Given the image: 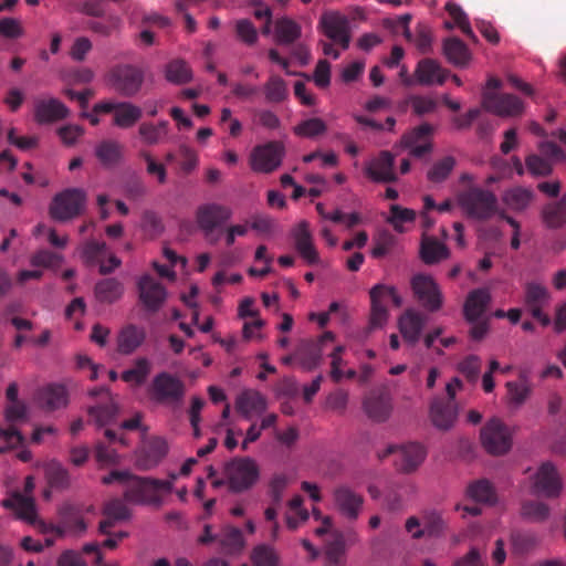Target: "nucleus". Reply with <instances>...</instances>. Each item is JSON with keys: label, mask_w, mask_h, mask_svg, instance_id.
I'll list each match as a JSON object with an SVG mask.
<instances>
[{"label": "nucleus", "mask_w": 566, "mask_h": 566, "mask_svg": "<svg viewBox=\"0 0 566 566\" xmlns=\"http://www.w3.org/2000/svg\"><path fill=\"white\" fill-rule=\"evenodd\" d=\"M457 166V159L453 156H444L436 160L427 171L429 182L439 185L444 182Z\"/></svg>", "instance_id": "obj_42"}, {"label": "nucleus", "mask_w": 566, "mask_h": 566, "mask_svg": "<svg viewBox=\"0 0 566 566\" xmlns=\"http://www.w3.org/2000/svg\"><path fill=\"white\" fill-rule=\"evenodd\" d=\"M327 130V126L323 119L318 117H312L305 120H302L297 124L293 132L296 136L305 137V138H315L319 135L325 134Z\"/></svg>", "instance_id": "obj_50"}, {"label": "nucleus", "mask_w": 566, "mask_h": 566, "mask_svg": "<svg viewBox=\"0 0 566 566\" xmlns=\"http://www.w3.org/2000/svg\"><path fill=\"white\" fill-rule=\"evenodd\" d=\"M450 255L449 249L434 237L423 235L420 244V256L426 264H436Z\"/></svg>", "instance_id": "obj_37"}, {"label": "nucleus", "mask_w": 566, "mask_h": 566, "mask_svg": "<svg viewBox=\"0 0 566 566\" xmlns=\"http://www.w3.org/2000/svg\"><path fill=\"white\" fill-rule=\"evenodd\" d=\"M443 54L451 64L458 67H465L472 57L468 46L459 38H448L444 40Z\"/></svg>", "instance_id": "obj_38"}, {"label": "nucleus", "mask_w": 566, "mask_h": 566, "mask_svg": "<svg viewBox=\"0 0 566 566\" xmlns=\"http://www.w3.org/2000/svg\"><path fill=\"white\" fill-rule=\"evenodd\" d=\"M264 94L269 102L281 103L289 94L286 83L279 75H271L264 85Z\"/></svg>", "instance_id": "obj_51"}, {"label": "nucleus", "mask_w": 566, "mask_h": 566, "mask_svg": "<svg viewBox=\"0 0 566 566\" xmlns=\"http://www.w3.org/2000/svg\"><path fill=\"white\" fill-rule=\"evenodd\" d=\"M507 395L511 403L523 405L532 392L531 385H522L516 381L506 382Z\"/></svg>", "instance_id": "obj_59"}, {"label": "nucleus", "mask_w": 566, "mask_h": 566, "mask_svg": "<svg viewBox=\"0 0 566 566\" xmlns=\"http://www.w3.org/2000/svg\"><path fill=\"white\" fill-rule=\"evenodd\" d=\"M521 514L527 520L542 522L548 517L549 507L543 502L528 500L522 503Z\"/></svg>", "instance_id": "obj_52"}, {"label": "nucleus", "mask_w": 566, "mask_h": 566, "mask_svg": "<svg viewBox=\"0 0 566 566\" xmlns=\"http://www.w3.org/2000/svg\"><path fill=\"white\" fill-rule=\"evenodd\" d=\"M301 36V27L289 18H283L275 23V38L279 44L289 45Z\"/></svg>", "instance_id": "obj_43"}, {"label": "nucleus", "mask_w": 566, "mask_h": 566, "mask_svg": "<svg viewBox=\"0 0 566 566\" xmlns=\"http://www.w3.org/2000/svg\"><path fill=\"white\" fill-rule=\"evenodd\" d=\"M467 494L478 503L493 504L496 501L495 490L485 479L472 482L467 489Z\"/></svg>", "instance_id": "obj_45"}, {"label": "nucleus", "mask_w": 566, "mask_h": 566, "mask_svg": "<svg viewBox=\"0 0 566 566\" xmlns=\"http://www.w3.org/2000/svg\"><path fill=\"white\" fill-rule=\"evenodd\" d=\"M232 217V210L217 202L202 203L197 208L196 221L206 238L222 227Z\"/></svg>", "instance_id": "obj_12"}, {"label": "nucleus", "mask_w": 566, "mask_h": 566, "mask_svg": "<svg viewBox=\"0 0 566 566\" xmlns=\"http://www.w3.org/2000/svg\"><path fill=\"white\" fill-rule=\"evenodd\" d=\"M150 370L151 366L149 360L142 357L136 359L134 367L123 371L120 377L123 381L139 387L146 381Z\"/></svg>", "instance_id": "obj_44"}, {"label": "nucleus", "mask_w": 566, "mask_h": 566, "mask_svg": "<svg viewBox=\"0 0 566 566\" xmlns=\"http://www.w3.org/2000/svg\"><path fill=\"white\" fill-rule=\"evenodd\" d=\"M123 145L117 140L104 139L95 147V156L104 167H114L122 161Z\"/></svg>", "instance_id": "obj_40"}, {"label": "nucleus", "mask_w": 566, "mask_h": 566, "mask_svg": "<svg viewBox=\"0 0 566 566\" xmlns=\"http://www.w3.org/2000/svg\"><path fill=\"white\" fill-rule=\"evenodd\" d=\"M432 126L428 123H423L410 132L406 133L400 140L401 146H415L424 142H430L432 134Z\"/></svg>", "instance_id": "obj_55"}, {"label": "nucleus", "mask_w": 566, "mask_h": 566, "mask_svg": "<svg viewBox=\"0 0 566 566\" xmlns=\"http://www.w3.org/2000/svg\"><path fill=\"white\" fill-rule=\"evenodd\" d=\"M366 176L374 182L389 184L397 181L395 156L382 150L365 167Z\"/></svg>", "instance_id": "obj_21"}, {"label": "nucleus", "mask_w": 566, "mask_h": 566, "mask_svg": "<svg viewBox=\"0 0 566 566\" xmlns=\"http://www.w3.org/2000/svg\"><path fill=\"white\" fill-rule=\"evenodd\" d=\"M103 515L111 516L122 522L130 517V511L123 500L112 499L105 503Z\"/></svg>", "instance_id": "obj_58"}, {"label": "nucleus", "mask_w": 566, "mask_h": 566, "mask_svg": "<svg viewBox=\"0 0 566 566\" xmlns=\"http://www.w3.org/2000/svg\"><path fill=\"white\" fill-rule=\"evenodd\" d=\"M216 543H218V551L221 554L233 555L242 551L244 538L240 528L224 526L216 534Z\"/></svg>", "instance_id": "obj_32"}, {"label": "nucleus", "mask_w": 566, "mask_h": 566, "mask_svg": "<svg viewBox=\"0 0 566 566\" xmlns=\"http://www.w3.org/2000/svg\"><path fill=\"white\" fill-rule=\"evenodd\" d=\"M86 207V192L81 188H67L56 193L49 208L51 218L59 222L81 216Z\"/></svg>", "instance_id": "obj_4"}, {"label": "nucleus", "mask_w": 566, "mask_h": 566, "mask_svg": "<svg viewBox=\"0 0 566 566\" xmlns=\"http://www.w3.org/2000/svg\"><path fill=\"white\" fill-rule=\"evenodd\" d=\"M364 409L371 420L386 421L392 409L390 397L384 392H371L364 400Z\"/></svg>", "instance_id": "obj_30"}, {"label": "nucleus", "mask_w": 566, "mask_h": 566, "mask_svg": "<svg viewBox=\"0 0 566 566\" xmlns=\"http://www.w3.org/2000/svg\"><path fill=\"white\" fill-rule=\"evenodd\" d=\"M69 108L57 98H38L34 101V120L46 125L65 119Z\"/></svg>", "instance_id": "obj_22"}, {"label": "nucleus", "mask_w": 566, "mask_h": 566, "mask_svg": "<svg viewBox=\"0 0 566 566\" xmlns=\"http://www.w3.org/2000/svg\"><path fill=\"white\" fill-rule=\"evenodd\" d=\"M235 33L238 38L247 45H253L258 41V31L253 23L248 19H241L237 21Z\"/></svg>", "instance_id": "obj_63"}, {"label": "nucleus", "mask_w": 566, "mask_h": 566, "mask_svg": "<svg viewBox=\"0 0 566 566\" xmlns=\"http://www.w3.org/2000/svg\"><path fill=\"white\" fill-rule=\"evenodd\" d=\"M457 203L470 219L486 221L497 213L495 193L482 187L470 185L457 193Z\"/></svg>", "instance_id": "obj_2"}, {"label": "nucleus", "mask_w": 566, "mask_h": 566, "mask_svg": "<svg viewBox=\"0 0 566 566\" xmlns=\"http://www.w3.org/2000/svg\"><path fill=\"white\" fill-rule=\"evenodd\" d=\"M446 10L449 15L452 18L454 24L461 30V32L468 36L474 43L478 42V38L474 34L467 13L462 10V8L453 2H448L446 4Z\"/></svg>", "instance_id": "obj_49"}, {"label": "nucleus", "mask_w": 566, "mask_h": 566, "mask_svg": "<svg viewBox=\"0 0 566 566\" xmlns=\"http://www.w3.org/2000/svg\"><path fill=\"white\" fill-rule=\"evenodd\" d=\"M446 528L447 523L442 518L441 514L431 512L424 516L422 531H416L413 533V538L419 539L424 535L430 537H439L444 533Z\"/></svg>", "instance_id": "obj_47"}, {"label": "nucleus", "mask_w": 566, "mask_h": 566, "mask_svg": "<svg viewBox=\"0 0 566 566\" xmlns=\"http://www.w3.org/2000/svg\"><path fill=\"white\" fill-rule=\"evenodd\" d=\"M285 149L280 142H269L254 147L250 156L253 171L269 174L280 167Z\"/></svg>", "instance_id": "obj_13"}, {"label": "nucleus", "mask_w": 566, "mask_h": 566, "mask_svg": "<svg viewBox=\"0 0 566 566\" xmlns=\"http://www.w3.org/2000/svg\"><path fill=\"white\" fill-rule=\"evenodd\" d=\"M260 470L251 458H235L224 467V476L229 490L241 493L251 489L259 480Z\"/></svg>", "instance_id": "obj_5"}, {"label": "nucleus", "mask_w": 566, "mask_h": 566, "mask_svg": "<svg viewBox=\"0 0 566 566\" xmlns=\"http://www.w3.org/2000/svg\"><path fill=\"white\" fill-rule=\"evenodd\" d=\"M408 101L413 113L418 116L433 113L438 106L437 101L428 96L411 95Z\"/></svg>", "instance_id": "obj_64"}, {"label": "nucleus", "mask_w": 566, "mask_h": 566, "mask_svg": "<svg viewBox=\"0 0 566 566\" xmlns=\"http://www.w3.org/2000/svg\"><path fill=\"white\" fill-rule=\"evenodd\" d=\"M426 322L427 318L424 315L413 311H407L399 318V329L403 339L411 346L416 345L420 338Z\"/></svg>", "instance_id": "obj_29"}, {"label": "nucleus", "mask_w": 566, "mask_h": 566, "mask_svg": "<svg viewBox=\"0 0 566 566\" xmlns=\"http://www.w3.org/2000/svg\"><path fill=\"white\" fill-rule=\"evenodd\" d=\"M106 251L107 245L105 242L91 239L81 245V259L88 266L101 264L106 255Z\"/></svg>", "instance_id": "obj_46"}, {"label": "nucleus", "mask_w": 566, "mask_h": 566, "mask_svg": "<svg viewBox=\"0 0 566 566\" xmlns=\"http://www.w3.org/2000/svg\"><path fill=\"white\" fill-rule=\"evenodd\" d=\"M146 333L136 325H127L124 327L117 338V349L123 355L134 353L145 340Z\"/></svg>", "instance_id": "obj_35"}, {"label": "nucleus", "mask_w": 566, "mask_h": 566, "mask_svg": "<svg viewBox=\"0 0 566 566\" xmlns=\"http://www.w3.org/2000/svg\"><path fill=\"white\" fill-rule=\"evenodd\" d=\"M62 255L50 250H40L31 256L33 266L57 268L62 263Z\"/></svg>", "instance_id": "obj_62"}, {"label": "nucleus", "mask_w": 566, "mask_h": 566, "mask_svg": "<svg viewBox=\"0 0 566 566\" xmlns=\"http://www.w3.org/2000/svg\"><path fill=\"white\" fill-rule=\"evenodd\" d=\"M416 219V212L412 209L403 208L399 205L390 206V216L387 221L394 227V229L398 232H402L403 223L413 222Z\"/></svg>", "instance_id": "obj_53"}, {"label": "nucleus", "mask_w": 566, "mask_h": 566, "mask_svg": "<svg viewBox=\"0 0 566 566\" xmlns=\"http://www.w3.org/2000/svg\"><path fill=\"white\" fill-rule=\"evenodd\" d=\"M139 300L146 310L157 312L164 304L167 292L150 274H144L137 282Z\"/></svg>", "instance_id": "obj_20"}, {"label": "nucleus", "mask_w": 566, "mask_h": 566, "mask_svg": "<svg viewBox=\"0 0 566 566\" xmlns=\"http://www.w3.org/2000/svg\"><path fill=\"white\" fill-rule=\"evenodd\" d=\"M323 33L346 50L350 43V23L345 14L337 11L325 12L319 19Z\"/></svg>", "instance_id": "obj_14"}, {"label": "nucleus", "mask_w": 566, "mask_h": 566, "mask_svg": "<svg viewBox=\"0 0 566 566\" xmlns=\"http://www.w3.org/2000/svg\"><path fill=\"white\" fill-rule=\"evenodd\" d=\"M395 455L394 464L399 472L411 473L415 472L424 461L427 451L423 446L419 443H408L400 447L389 446L379 458Z\"/></svg>", "instance_id": "obj_7"}, {"label": "nucleus", "mask_w": 566, "mask_h": 566, "mask_svg": "<svg viewBox=\"0 0 566 566\" xmlns=\"http://www.w3.org/2000/svg\"><path fill=\"white\" fill-rule=\"evenodd\" d=\"M40 403L49 410L63 408L69 402L67 390L65 386L51 384L43 387L38 395Z\"/></svg>", "instance_id": "obj_36"}, {"label": "nucleus", "mask_w": 566, "mask_h": 566, "mask_svg": "<svg viewBox=\"0 0 566 566\" xmlns=\"http://www.w3.org/2000/svg\"><path fill=\"white\" fill-rule=\"evenodd\" d=\"M266 409V399L258 390L244 389L235 399V410L244 419L250 420L254 415H261Z\"/></svg>", "instance_id": "obj_25"}, {"label": "nucleus", "mask_w": 566, "mask_h": 566, "mask_svg": "<svg viewBox=\"0 0 566 566\" xmlns=\"http://www.w3.org/2000/svg\"><path fill=\"white\" fill-rule=\"evenodd\" d=\"M103 484L114 482L125 485L124 500L132 504L160 505L172 491V484L167 480L139 478L127 471L114 470L102 478Z\"/></svg>", "instance_id": "obj_1"}, {"label": "nucleus", "mask_w": 566, "mask_h": 566, "mask_svg": "<svg viewBox=\"0 0 566 566\" xmlns=\"http://www.w3.org/2000/svg\"><path fill=\"white\" fill-rule=\"evenodd\" d=\"M149 398L157 403L177 399V377L164 371L155 376L147 389Z\"/></svg>", "instance_id": "obj_24"}, {"label": "nucleus", "mask_w": 566, "mask_h": 566, "mask_svg": "<svg viewBox=\"0 0 566 566\" xmlns=\"http://www.w3.org/2000/svg\"><path fill=\"white\" fill-rule=\"evenodd\" d=\"M430 418L437 428L450 429L457 419L454 401H447L443 398L433 399L430 406Z\"/></svg>", "instance_id": "obj_28"}, {"label": "nucleus", "mask_w": 566, "mask_h": 566, "mask_svg": "<svg viewBox=\"0 0 566 566\" xmlns=\"http://www.w3.org/2000/svg\"><path fill=\"white\" fill-rule=\"evenodd\" d=\"M549 298V292L543 284L527 282L524 285V305L531 315H538V310L547 305Z\"/></svg>", "instance_id": "obj_33"}, {"label": "nucleus", "mask_w": 566, "mask_h": 566, "mask_svg": "<svg viewBox=\"0 0 566 566\" xmlns=\"http://www.w3.org/2000/svg\"><path fill=\"white\" fill-rule=\"evenodd\" d=\"M491 302V294L488 289H475L467 296L463 313L468 322H475L486 311Z\"/></svg>", "instance_id": "obj_31"}, {"label": "nucleus", "mask_w": 566, "mask_h": 566, "mask_svg": "<svg viewBox=\"0 0 566 566\" xmlns=\"http://www.w3.org/2000/svg\"><path fill=\"white\" fill-rule=\"evenodd\" d=\"M168 452L167 442L159 437H150L142 441L135 451V465L139 470L157 467Z\"/></svg>", "instance_id": "obj_15"}, {"label": "nucleus", "mask_w": 566, "mask_h": 566, "mask_svg": "<svg viewBox=\"0 0 566 566\" xmlns=\"http://www.w3.org/2000/svg\"><path fill=\"white\" fill-rule=\"evenodd\" d=\"M44 475L50 489L64 491L71 485V476L67 469L56 460L45 463Z\"/></svg>", "instance_id": "obj_41"}, {"label": "nucleus", "mask_w": 566, "mask_h": 566, "mask_svg": "<svg viewBox=\"0 0 566 566\" xmlns=\"http://www.w3.org/2000/svg\"><path fill=\"white\" fill-rule=\"evenodd\" d=\"M480 436L483 448L491 454H504L511 449L512 438L509 428L497 418L489 420L481 429Z\"/></svg>", "instance_id": "obj_10"}, {"label": "nucleus", "mask_w": 566, "mask_h": 566, "mask_svg": "<svg viewBox=\"0 0 566 566\" xmlns=\"http://www.w3.org/2000/svg\"><path fill=\"white\" fill-rule=\"evenodd\" d=\"M370 296V325L375 328L381 327L388 319V304L391 302L395 307L402 305V298L394 286L376 284L369 291Z\"/></svg>", "instance_id": "obj_6"}, {"label": "nucleus", "mask_w": 566, "mask_h": 566, "mask_svg": "<svg viewBox=\"0 0 566 566\" xmlns=\"http://www.w3.org/2000/svg\"><path fill=\"white\" fill-rule=\"evenodd\" d=\"M113 87L124 96L135 95L144 81L143 72L132 65L115 67L111 73Z\"/></svg>", "instance_id": "obj_19"}, {"label": "nucleus", "mask_w": 566, "mask_h": 566, "mask_svg": "<svg viewBox=\"0 0 566 566\" xmlns=\"http://www.w3.org/2000/svg\"><path fill=\"white\" fill-rule=\"evenodd\" d=\"M117 412L118 407L112 397L107 399V402L99 403L88 409V413L95 419L96 423L101 427L114 421L117 416Z\"/></svg>", "instance_id": "obj_48"}, {"label": "nucleus", "mask_w": 566, "mask_h": 566, "mask_svg": "<svg viewBox=\"0 0 566 566\" xmlns=\"http://www.w3.org/2000/svg\"><path fill=\"white\" fill-rule=\"evenodd\" d=\"M95 114H113V125L123 129L130 128L143 116L140 107L129 102L102 101L93 106Z\"/></svg>", "instance_id": "obj_8"}, {"label": "nucleus", "mask_w": 566, "mask_h": 566, "mask_svg": "<svg viewBox=\"0 0 566 566\" xmlns=\"http://www.w3.org/2000/svg\"><path fill=\"white\" fill-rule=\"evenodd\" d=\"M334 337L332 332H325L317 339L301 342L295 350L296 361L306 371L315 369L322 361L323 346L327 342H333Z\"/></svg>", "instance_id": "obj_16"}, {"label": "nucleus", "mask_w": 566, "mask_h": 566, "mask_svg": "<svg viewBox=\"0 0 566 566\" xmlns=\"http://www.w3.org/2000/svg\"><path fill=\"white\" fill-rule=\"evenodd\" d=\"M481 365L482 363L479 356L469 355L459 363L458 369L469 381L475 382L481 371Z\"/></svg>", "instance_id": "obj_57"}, {"label": "nucleus", "mask_w": 566, "mask_h": 566, "mask_svg": "<svg viewBox=\"0 0 566 566\" xmlns=\"http://www.w3.org/2000/svg\"><path fill=\"white\" fill-rule=\"evenodd\" d=\"M124 294V285L115 277L103 279L95 284L94 295L99 303L113 304Z\"/></svg>", "instance_id": "obj_39"}, {"label": "nucleus", "mask_w": 566, "mask_h": 566, "mask_svg": "<svg viewBox=\"0 0 566 566\" xmlns=\"http://www.w3.org/2000/svg\"><path fill=\"white\" fill-rule=\"evenodd\" d=\"M535 193L532 189L515 186L505 190L502 195L503 203L514 212L526 210L533 202Z\"/></svg>", "instance_id": "obj_34"}, {"label": "nucleus", "mask_w": 566, "mask_h": 566, "mask_svg": "<svg viewBox=\"0 0 566 566\" xmlns=\"http://www.w3.org/2000/svg\"><path fill=\"white\" fill-rule=\"evenodd\" d=\"M482 106L501 117H518L524 113L523 101L509 93L483 92Z\"/></svg>", "instance_id": "obj_11"}, {"label": "nucleus", "mask_w": 566, "mask_h": 566, "mask_svg": "<svg viewBox=\"0 0 566 566\" xmlns=\"http://www.w3.org/2000/svg\"><path fill=\"white\" fill-rule=\"evenodd\" d=\"M563 482L557 468L549 461L539 465L532 476L531 493L536 496L555 499L559 496Z\"/></svg>", "instance_id": "obj_9"}, {"label": "nucleus", "mask_w": 566, "mask_h": 566, "mask_svg": "<svg viewBox=\"0 0 566 566\" xmlns=\"http://www.w3.org/2000/svg\"><path fill=\"white\" fill-rule=\"evenodd\" d=\"M345 552V539L342 533H331L325 543V555L329 563L337 564Z\"/></svg>", "instance_id": "obj_54"}, {"label": "nucleus", "mask_w": 566, "mask_h": 566, "mask_svg": "<svg viewBox=\"0 0 566 566\" xmlns=\"http://www.w3.org/2000/svg\"><path fill=\"white\" fill-rule=\"evenodd\" d=\"M292 238L296 251L307 264L313 265L319 262L318 252L313 243V237L307 221L303 220L296 224L292 231Z\"/></svg>", "instance_id": "obj_23"}, {"label": "nucleus", "mask_w": 566, "mask_h": 566, "mask_svg": "<svg viewBox=\"0 0 566 566\" xmlns=\"http://www.w3.org/2000/svg\"><path fill=\"white\" fill-rule=\"evenodd\" d=\"M449 72L432 59H422L418 62L415 70V81L419 85L430 86L433 84L442 85Z\"/></svg>", "instance_id": "obj_26"}, {"label": "nucleus", "mask_w": 566, "mask_h": 566, "mask_svg": "<svg viewBox=\"0 0 566 566\" xmlns=\"http://www.w3.org/2000/svg\"><path fill=\"white\" fill-rule=\"evenodd\" d=\"M541 219L548 229L556 230L566 226V192L542 207Z\"/></svg>", "instance_id": "obj_27"}, {"label": "nucleus", "mask_w": 566, "mask_h": 566, "mask_svg": "<svg viewBox=\"0 0 566 566\" xmlns=\"http://www.w3.org/2000/svg\"><path fill=\"white\" fill-rule=\"evenodd\" d=\"M2 505L14 511L19 518L35 524L38 531L45 535L44 545L46 547L52 546L56 538L63 537L65 534V528L61 526L35 521V503L32 497L15 493L11 497L4 499Z\"/></svg>", "instance_id": "obj_3"}, {"label": "nucleus", "mask_w": 566, "mask_h": 566, "mask_svg": "<svg viewBox=\"0 0 566 566\" xmlns=\"http://www.w3.org/2000/svg\"><path fill=\"white\" fill-rule=\"evenodd\" d=\"M280 557L275 549L268 545H259L253 549L254 566H279Z\"/></svg>", "instance_id": "obj_56"}, {"label": "nucleus", "mask_w": 566, "mask_h": 566, "mask_svg": "<svg viewBox=\"0 0 566 566\" xmlns=\"http://www.w3.org/2000/svg\"><path fill=\"white\" fill-rule=\"evenodd\" d=\"M411 289L421 305L430 312L438 311L442 305V294L434 280L424 274H416L411 279Z\"/></svg>", "instance_id": "obj_17"}, {"label": "nucleus", "mask_w": 566, "mask_h": 566, "mask_svg": "<svg viewBox=\"0 0 566 566\" xmlns=\"http://www.w3.org/2000/svg\"><path fill=\"white\" fill-rule=\"evenodd\" d=\"M0 440L6 443L4 447H0V453H6L10 449L22 446L24 437L11 424L7 429L0 428Z\"/></svg>", "instance_id": "obj_61"}, {"label": "nucleus", "mask_w": 566, "mask_h": 566, "mask_svg": "<svg viewBox=\"0 0 566 566\" xmlns=\"http://www.w3.org/2000/svg\"><path fill=\"white\" fill-rule=\"evenodd\" d=\"M335 509L349 522L359 517L364 505V496L347 485H339L333 491Z\"/></svg>", "instance_id": "obj_18"}, {"label": "nucleus", "mask_w": 566, "mask_h": 566, "mask_svg": "<svg viewBox=\"0 0 566 566\" xmlns=\"http://www.w3.org/2000/svg\"><path fill=\"white\" fill-rule=\"evenodd\" d=\"M525 164L528 171L534 176L545 177L551 175L553 171V167L549 160L535 154L530 155L525 159Z\"/></svg>", "instance_id": "obj_60"}]
</instances>
